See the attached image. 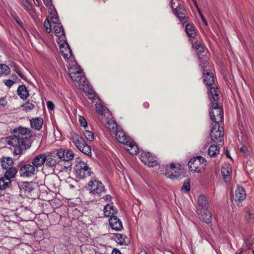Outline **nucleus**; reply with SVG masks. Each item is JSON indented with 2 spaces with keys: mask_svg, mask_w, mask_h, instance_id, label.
<instances>
[{
  "mask_svg": "<svg viewBox=\"0 0 254 254\" xmlns=\"http://www.w3.org/2000/svg\"><path fill=\"white\" fill-rule=\"evenodd\" d=\"M67 66L71 78L78 83V87L80 89L85 92L87 91L89 88L88 82L84 76L83 73L80 69L74 71V68L69 65Z\"/></svg>",
  "mask_w": 254,
  "mask_h": 254,
  "instance_id": "nucleus-1",
  "label": "nucleus"
},
{
  "mask_svg": "<svg viewBox=\"0 0 254 254\" xmlns=\"http://www.w3.org/2000/svg\"><path fill=\"white\" fill-rule=\"evenodd\" d=\"M203 81L206 86H208V94L212 97L214 101L219 99V91L216 85L214 84V80L212 73L208 71L203 73Z\"/></svg>",
  "mask_w": 254,
  "mask_h": 254,
  "instance_id": "nucleus-2",
  "label": "nucleus"
},
{
  "mask_svg": "<svg viewBox=\"0 0 254 254\" xmlns=\"http://www.w3.org/2000/svg\"><path fill=\"white\" fill-rule=\"evenodd\" d=\"M210 101V109L209 114L210 118L215 124H219L223 120V109L218 104V100L214 101L212 97L209 95Z\"/></svg>",
  "mask_w": 254,
  "mask_h": 254,
  "instance_id": "nucleus-3",
  "label": "nucleus"
},
{
  "mask_svg": "<svg viewBox=\"0 0 254 254\" xmlns=\"http://www.w3.org/2000/svg\"><path fill=\"white\" fill-rule=\"evenodd\" d=\"M71 139L73 143L79 150L88 156H91V148L83 138L78 134L73 132L71 133Z\"/></svg>",
  "mask_w": 254,
  "mask_h": 254,
  "instance_id": "nucleus-4",
  "label": "nucleus"
},
{
  "mask_svg": "<svg viewBox=\"0 0 254 254\" xmlns=\"http://www.w3.org/2000/svg\"><path fill=\"white\" fill-rule=\"evenodd\" d=\"M90 187V193L96 199H101V197L106 191L105 186L98 180L90 181L88 183Z\"/></svg>",
  "mask_w": 254,
  "mask_h": 254,
  "instance_id": "nucleus-5",
  "label": "nucleus"
},
{
  "mask_svg": "<svg viewBox=\"0 0 254 254\" xmlns=\"http://www.w3.org/2000/svg\"><path fill=\"white\" fill-rule=\"evenodd\" d=\"M188 166L191 172L201 173L205 169L206 161L201 156L194 157L189 161Z\"/></svg>",
  "mask_w": 254,
  "mask_h": 254,
  "instance_id": "nucleus-6",
  "label": "nucleus"
},
{
  "mask_svg": "<svg viewBox=\"0 0 254 254\" xmlns=\"http://www.w3.org/2000/svg\"><path fill=\"white\" fill-rule=\"evenodd\" d=\"M77 163L75 166V172L80 179H85L91 175V169L86 161L77 159Z\"/></svg>",
  "mask_w": 254,
  "mask_h": 254,
  "instance_id": "nucleus-7",
  "label": "nucleus"
},
{
  "mask_svg": "<svg viewBox=\"0 0 254 254\" xmlns=\"http://www.w3.org/2000/svg\"><path fill=\"white\" fill-rule=\"evenodd\" d=\"M182 173L180 167H176L174 163H171L170 166L166 168L165 175L167 178L175 180L179 178Z\"/></svg>",
  "mask_w": 254,
  "mask_h": 254,
  "instance_id": "nucleus-8",
  "label": "nucleus"
},
{
  "mask_svg": "<svg viewBox=\"0 0 254 254\" xmlns=\"http://www.w3.org/2000/svg\"><path fill=\"white\" fill-rule=\"evenodd\" d=\"M224 129L219 124H215L210 133L211 139L214 142H221L224 135Z\"/></svg>",
  "mask_w": 254,
  "mask_h": 254,
  "instance_id": "nucleus-9",
  "label": "nucleus"
},
{
  "mask_svg": "<svg viewBox=\"0 0 254 254\" xmlns=\"http://www.w3.org/2000/svg\"><path fill=\"white\" fill-rule=\"evenodd\" d=\"M38 172V170L31 163L23 165L19 170L20 176L23 177H32Z\"/></svg>",
  "mask_w": 254,
  "mask_h": 254,
  "instance_id": "nucleus-10",
  "label": "nucleus"
},
{
  "mask_svg": "<svg viewBox=\"0 0 254 254\" xmlns=\"http://www.w3.org/2000/svg\"><path fill=\"white\" fill-rule=\"evenodd\" d=\"M141 161L148 167H152L157 164V159L150 152H143L140 155Z\"/></svg>",
  "mask_w": 254,
  "mask_h": 254,
  "instance_id": "nucleus-11",
  "label": "nucleus"
},
{
  "mask_svg": "<svg viewBox=\"0 0 254 254\" xmlns=\"http://www.w3.org/2000/svg\"><path fill=\"white\" fill-rule=\"evenodd\" d=\"M59 45L60 52L63 58L66 60L71 58L72 52L68 43L65 41H60Z\"/></svg>",
  "mask_w": 254,
  "mask_h": 254,
  "instance_id": "nucleus-12",
  "label": "nucleus"
},
{
  "mask_svg": "<svg viewBox=\"0 0 254 254\" xmlns=\"http://www.w3.org/2000/svg\"><path fill=\"white\" fill-rule=\"evenodd\" d=\"M14 132L17 136H19V138H23L25 142L27 139L31 137L32 135L30 129L22 127L15 128L14 130Z\"/></svg>",
  "mask_w": 254,
  "mask_h": 254,
  "instance_id": "nucleus-13",
  "label": "nucleus"
},
{
  "mask_svg": "<svg viewBox=\"0 0 254 254\" xmlns=\"http://www.w3.org/2000/svg\"><path fill=\"white\" fill-rule=\"evenodd\" d=\"M7 144L12 146L13 147H19L26 145V142L24 141L23 138H19V136L16 134L10 136L6 138Z\"/></svg>",
  "mask_w": 254,
  "mask_h": 254,
  "instance_id": "nucleus-14",
  "label": "nucleus"
},
{
  "mask_svg": "<svg viewBox=\"0 0 254 254\" xmlns=\"http://www.w3.org/2000/svg\"><path fill=\"white\" fill-rule=\"evenodd\" d=\"M46 161V154L41 153L36 155L31 161V163L37 169L41 167Z\"/></svg>",
  "mask_w": 254,
  "mask_h": 254,
  "instance_id": "nucleus-15",
  "label": "nucleus"
},
{
  "mask_svg": "<svg viewBox=\"0 0 254 254\" xmlns=\"http://www.w3.org/2000/svg\"><path fill=\"white\" fill-rule=\"evenodd\" d=\"M197 213L200 218L206 223H209L211 221L212 215L208 208L197 209Z\"/></svg>",
  "mask_w": 254,
  "mask_h": 254,
  "instance_id": "nucleus-16",
  "label": "nucleus"
},
{
  "mask_svg": "<svg viewBox=\"0 0 254 254\" xmlns=\"http://www.w3.org/2000/svg\"><path fill=\"white\" fill-rule=\"evenodd\" d=\"M109 222L112 229L115 231H119L123 229L122 221L117 216L110 218Z\"/></svg>",
  "mask_w": 254,
  "mask_h": 254,
  "instance_id": "nucleus-17",
  "label": "nucleus"
},
{
  "mask_svg": "<svg viewBox=\"0 0 254 254\" xmlns=\"http://www.w3.org/2000/svg\"><path fill=\"white\" fill-rule=\"evenodd\" d=\"M59 163V160L56 156L52 154L46 155V165L49 167H55Z\"/></svg>",
  "mask_w": 254,
  "mask_h": 254,
  "instance_id": "nucleus-18",
  "label": "nucleus"
},
{
  "mask_svg": "<svg viewBox=\"0 0 254 254\" xmlns=\"http://www.w3.org/2000/svg\"><path fill=\"white\" fill-rule=\"evenodd\" d=\"M232 172V168L229 164H225L222 167L221 173L225 182L228 183L230 182Z\"/></svg>",
  "mask_w": 254,
  "mask_h": 254,
  "instance_id": "nucleus-19",
  "label": "nucleus"
},
{
  "mask_svg": "<svg viewBox=\"0 0 254 254\" xmlns=\"http://www.w3.org/2000/svg\"><path fill=\"white\" fill-rule=\"evenodd\" d=\"M118 213L117 209L112 204H107L104 208V213L106 217L114 216Z\"/></svg>",
  "mask_w": 254,
  "mask_h": 254,
  "instance_id": "nucleus-20",
  "label": "nucleus"
},
{
  "mask_svg": "<svg viewBox=\"0 0 254 254\" xmlns=\"http://www.w3.org/2000/svg\"><path fill=\"white\" fill-rule=\"evenodd\" d=\"M116 137L120 142L126 145H127L128 140L130 139L123 130H117L116 131Z\"/></svg>",
  "mask_w": 254,
  "mask_h": 254,
  "instance_id": "nucleus-21",
  "label": "nucleus"
},
{
  "mask_svg": "<svg viewBox=\"0 0 254 254\" xmlns=\"http://www.w3.org/2000/svg\"><path fill=\"white\" fill-rule=\"evenodd\" d=\"M246 191L244 188L238 187L235 190L234 198L235 201H242L246 198Z\"/></svg>",
  "mask_w": 254,
  "mask_h": 254,
  "instance_id": "nucleus-22",
  "label": "nucleus"
},
{
  "mask_svg": "<svg viewBox=\"0 0 254 254\" xmlns=\"http://www.w3.org/2000/svg\"><path fill=\"white\" fill-rule=\"evenodd\" d=\"M127 145V149L132 155H136L138 153L139 150L137 146L134 142L131 139L128 140Z\"/></svg>",
  "mask_w": 254,
  "mask_h": 254,
  "instance_id": "nucleus-23",
  "label": "nucleus"
},
{
  "mask_svg": "<svg viewBox=\"0 0 254 254\" xmlns=\"http://www.w3.org/2000/svg\"><path fill=\"white\" fill-rule=\"evenodd\" d=\"M43 124V120L41 118H36L30 120L31 127L37 130H39L41 128Z\"/></svg>",
  "mask_w": 254,
  "mask_h": 254,
  "instance_id": "nucleus-24",
  "label": "nucleus"
},
{
  "mask_svg": "<svg viewBox=\"0 0 254 254\" xmlns=\"http://www.w3.org/2000/svg\"><path fill=\"white\" fill-rule=\"evenodd\" d=\"M198 206L197 209H205L208 208V203L206 197L204 195H200L197 199Z\"/></svg>",
  "mask_w": 254,
  "mask_h": 254,
  "instance_id": "nucleus-25",
  "label": "nucleus"
},
{
  "mask_svg": "<svg viewBox=\"0 0 254 254\" xmlns=\"http://www.w3.org/2000/svg\"><path fill=\"white\" fill-rule=\"evenodd\" d=\"M17 172V170L15 168H10L9 169H7V170L4 173L3 176L6 178V179H7L11 182L12 179L15 177Z\"/></svg>",
  "mask_w": 254,
  "mask_h": 254,
  "instance_id": "nucleus-26",
  "label": "nucleus"
},
{
  "mask_svg": "<svg viewBox=\"0 0 254 254\" xmlns=\"http://www.w3.org/2000/svg\"><path fill=\"white\" fill-rule=\"evenodd\" d=\"M54 29L56 36L61 38L65 37L64 29L63 25L61 23H58L55 25L54 26Z\"/></svg>",
  "mask_w": 254,
  "mask_h": 254,
  "instance_id": "nucleus-27",
  "label": "nucleus"
},
{
  "mask_svg": "<svg viewBox=\"0 0 254 254\" xmlns=\"http://www.w3.org/2000/svg\"><path fill=\"white\" fill-rule=\"evenodd\" d=\"M17 92L18 96L22 99H26L29 96V93L25 85L19 86Z\"/></svg>",
  "mask_w": 254,
  "mask_h": 254,
  "instance_id": "nucleus-28",
  "label": "nucleus"
},
{
  "mask_svg": "<svg viewBox=\"0 0 254 254\" xmlns=\"http://www.w3.org/2000/svg\"><path fill=\"white\" fill-rule=\"evenodd\" d=\"M13 164V160L10 157L3 158L1 161V165L2 168L5 169L13 168L12 167Z\"/></svg>",
  "mask_w": 254,
  "mask_h": 254,
  "instance_id": "nucleus-29",
  "label": "nucleus"
},
{
  "mask_svg": "<svg viewBox=\"0 0 254 254\" xmlns=\"http://www.w3.org/2000/svg\"><path fill=\"white\" fill-rule=\"evenodd\" d=\"M35 185L32 182H23L20 185V188L23 189L26 192H31L34 189Z\"/></svg>",
  "mask_w": 254,
  "mask_h": 254,
  "instance_id": "nucleus-30",
  "label": "nucleus"
},
{
  "mask_svg": "<svg viewBox=\"0 0 254 254\" xmlns=\"http://www.w3.org/2000/svg\"><path fill=\"white\" fill-rule=\"evenodd\" d=\"M11 186V182L4 176L0 178V189L5 190Z\"/></svg>",
  "mask_w": 254,
  "mask_h": 254,
  "instance_id": "nucleus-31",
  "label": "nucleus"
},
{
  "mask_svg": "<svg viewBox=\"0 0 254 254\" xmlns=\"http://www.w3.org/2000/svg\"><path fill=\"white\" fill-rule=\"evenodd\" d=\"M219 152L220 147L215 145H211L208 150V153L211 157L216 156L219 153Z\"/></svg>",
  "mask_w": 254,
  "mask_h": 254,
  "instance_id": "nucleus-32",
  "label": "nucleus"
},
{
  "mask_svg": "<svg viewBox=\"0 0 254 254\" xmlns=\"http://www.w3.org/2000/svg\"><path fill=\"white\" fill-rule=\"evenodd\" d=\"M186 32L191 38H194L196 36V32L194 26L190 24H187L186 26Z\"/></svg>",
  "mask_w": 254,
  "mask_h": 254,
  "instance_id": "nucleus-33",
  "label": "nucleus"
},
{
  "mask_svg": "<svg viewBox=\"0 0 254 254\" xmlns=\"http://www.w3.org/2000/svg\"><path fill=\"white\" fill-rule=\"evenodd\" d=\"M21 107L23 111L28 112L34 109L35 105L32 101H28Z\"/></svg>",
  "mask_w": 254,
  "mask_h": 254,
  "instance_id": "nucleus-34",
  "label": "nucleus"
},
{
  "mask_svg": "<svg viewBox=\"0 0 254 254\" xmlns=\"http://www.w3.org/2000/svg\"><path fill=\"white\" fill-rule=\"evenodd\" d=\"M174 13L177 16L179 20L183 23H186L188 21V17L182 12L179 11L178 9H173Z\"/></svg>",
  "mask_w": 254,
  "mask_h": 254,
  "instance_id": "nucleus-35",
  "label": "nucleus"
},
{
  "mask_svg": "<svg viewBox=\"0 0 254 254\" xmlns=\"http://www.w3.org/2000/svg\"><path fill=\"white\" fill-rule=\"evenodd\" d=\"M96 109L97 112L102 116H104L108 111V109L101 103L96 104Z\"/></svg>",
  "mask_w": 254,
  "mask_h": 254,
  "instance_id": "nucleus-36",
  "label": "nucleus"
},
{
  "mask_svg": "<svg viewBox=\"0 0 254 254\" xmlns=\"http://www.w3.org/2000/svg\"><path fill=\"white\" fill-rule=\"evenodd\" d=\"M10 69L9 67L5 64H0V76L2 74L7 75L9 73Z\"/></svg>",
  "mask_w": 254,
  "mask_h": 254,
  "instance_id": "nucleus-37",
  "label": "nucleus"
},
{
  "mask_svg": "<svg viewBox=\"0 0 254 254\" xmlns=\"http://www.w3.org/2000/svg\"><path fill=\"white\" fill-rule=\"evenodd\" d=\"M193 46L194 47L195 50L198 51V53H201L202 52H203L204 49V46L203 44H201L200 42L198 41L195 42L193 44Z\"/></svg>",
  "mask_w": 254,
  "mask_h": 254,
  "instance_id": "nucleus-38",
  "label": "nucleus"
},
{
  "mask_svg": "<svg viewBox=\"0 0 254 254\" xmlns=\"http://www.w3.org/2000/svg\"><path fill=\"white\" fill-rule=\"evenodd\" d=\"M85 137L89 141H92L94 139V135L93 132L88 130H84L83 132Z\"/></svg>",
  "mask_w": 254,
  "mask_h": 254,
  "instance_id": "nucleus-39",
  "label": "nucleus"
},
{
  "mask_svg": "<svg viewBox=\"0 0 254 254\" xmlns=\"http://www.w3.org/2000/svg\"><path fill=\"white\" fill-rule=\"evenodd\" d=\"M108 127L109 130L113 132H116L117 130V125L116 123L112 120L109 121L107 123Z\"/></svg>",
  "mask_w": 254,
  "mask_h": 254,
  "instance_id": "nucleus-40",
  "label": "nucleus"
},
{
  "mask_svg": "<svg viewBox=\"0 0 254 254\" xmlns=\"http://www.w3.org/2000/svg\"><path fill=\"white\" fill-rule=\"evenodd\" d=\"M199 65L202 68H204L206 67L208 63L207 57L206 56L199 57Z\"/></svg>",
  "mask_w": 254,
  "mask_h": 254,
  "instance_id": "nucleus-41",
  "label": "nucleus"
},
{
  "mask_svg": "<svg viewBox=\"0 0 254 254\" xmlns=\"http://www.w3.org/2000/svg\"><path fill=\"white\" fill-rule=\"evenodd\" d=\"M65 161H68L70 160H71L74 158V153L72 150H65Z\"/></svg>",
  "mask_w": 254,
  "mask_h": 254,
  "instance_id": "nucleus-42",
  "label": "nucleus"
},
{
  "mask_svg": "<svg viewBox=\"0 0 254 254\" xmlns=\"http://www.w3.org/2000/svg\"><path fill=\"white\" fill-rule=\"evenodd\" d=\"M22 5L24 6L25 9L27 11H30L32 9L31 4L27 0H21Z\"/></svg>",
  "mask_w": 254,
  "mask_h": 254,
  "instance_id": "nucleus-43",
  "label": "nucleus"
},
{
  "mask_svg": "<svg viewBox=\"0 0 254 254\" xmlns=\"http://www.w3.org/2000/svg\"><path fill=\"white\" fill-rule=\"evenodd\" d=\"M14 147L15 148L13 151V154L16 155H17L21 154L22 153L23 150H25L26 149V145Z\"/></svg>",
  "mask_w": 254,
  "mask_h": 254,
  "instance_id": "nucleus-44",
  "label": "nucleus"
},
{
  "mask_svg": "<svg viewBox=\"0 0 254 254\" xmlns=\"http://www.w3.org/2000/svg\"><path fill=\"white\" fill-rule=\"evenodd\" d=\"M65 150L59 149L57 150L56 156L57 157H58L59 159H62L64 161V159L65 158Z\"/></svg>",
  "mask_w": 254,
  "mask_h": 254,
  "instance_id": "nucleus-45",
  "label": "nucleus"
},
{
  "mask_svg": "<svg viewBox=\"0 0 254 254\" xmlns=\"http://www.w3.org/2000/svg\"><path fill=\"white\" fill-rule=\"evenodd\" d=\"M190 180L188 179L186 182H185L183 186L182 187V190L184 191H189L190 190Z\"/></svg>",
  "mask_w": 254,
  "mask_h": 254,
  "instance_id": "nucleus-46",
  "label": "nucleus"
},
{
  "mask_svg": "<svg viewBox=\"0 0 254 254\" xmlns=\"http://www.w3.org/2000/svg\"><path fill=\"white\" fill-rule=\"evenodd\" d=\"M115 238L116 240L118 241V243L121 245H124V244H126V242L125 240L124 236L120 234H117L115 236Z\"/></svg>",
  "mask_w": 254,
  "mask_h": 254,
  "instance_id": "nucleus-47",
  "label": "nucleus"
},
{
  "mask_svg": "<svg viewBox=\"0 0 254 254\" xmlns=\"http://www.w3.org/2000/svg\"><path fill=\"white\" fill-rule=\"evenodd\" d=\"M44 27H45L46 31L48 33H50L51 32V24L50 23L49 19L48 18H47L44 22Z\"/></svg>",
  "mask_w": 254,
  "mask_h": 254,
  "instance_id": "nucleus-48",
  "label": "nucleus"
},
{
  "mask_svg": "<svg viewBox=\"0 0 254 254\" xmlns=\"http://www.w3.org/2000/svg\"><path fill=\"white\" fill-rule=\"evenodd\" d=\"M78 121L82 127L84 128L87 127V123L83 117L79 116L78 118Z\"/></svg>",
  "mask_w": 254,
  "mask_h": 254,
  "instance_id": "nucleus-49",
  "label": "nucleus"
},
{
  "mask_svg": "<svg viewBox=\"0 0 254 254\" xmlns=\"http://www.w3.org/2000/svg\"><path fill=\"white\" fill-rule=\"evenodd\" d=\"M3 82L8 88L11 87L14 83V82L11 79L5 80L3 81Z\"/></svg>",
  "mask_w": 254,
  "mask_h": 254,
  "instance_id": "nucleus-50",
  "label": "nucleus"
},
{
  "mask_svg": "<svg viewBox=\"0 0 254 254\" xmlns=\"http://www.w3.org/2000/svg\"><path fill=\"white\" fill-rule=\"evenodd\" d=\"M51 19L52 22L54 24L58 23L59 20V17L56 14H54V15L51 17Z\"/></svg>",
  "mask_w": 254,
  "mask_h": 254,
  "instance_id": "nucleus-51",
  "label": "nucleus"
},
{
  "mask_svg": "<svg viewBox=\"0 0 254 254\" xmlns=\"http://www.w3.org/2000/svg\"><path fill=\"white\" fill-rule=\"evenodd\" d=\"M112 197L110 194H107L105 196H102L101 199H104L106 201H111L112 200Z\"/></svg>",
  "mask_w": 254,
  "mask_h": 254,
  "instance_id": "nucleus-52",
  "label": "nucleus"
},
{
  "mask_svg": "<svg viewBox=\"0 0 254 254\" xmlns=\"http://www.w3.org/2000/svg\"><path fill=\"white\" fill-rule=\"evenodd\" d=\"M47 107L51 110L54 109V104L52 101H48L47 103Z\"/></svg>",
  "mask_w": 254,
  "mask_h": 254,
  "instance_id": "nucleus-53",
  "label": "nucleus"
},
{
  "mask_svg": "<svg viewBox=\"0 0 254 254\" xmlns=\"http://www.w3.org/2000/svg\"><path fill=\"white\" fill-rule=\"evenodd\" d=\"M7 102L4 98H0V105L4 107L6 105Z\"/></svg>",
  "mask_w": 254,
  "mask_h": 254,
  "instance_id": "nucleus-54",
  "label": "nucleus"
},
{
  "mask_svg": "<svg viewBox=\"0 0 254 254\" xmlns=\"http://www.w3.org/2000/svg\"><path fill=\"white\" fill-rule=\"evenodd\" d=\"M241 151L244 154H246L248 152V149L246 146H243L240 148Z\"/></svg>",
  "mask_w": 254,
  "mask_h": 254,
  "instance_id": "nucleus-55",
  "label": "nucleus"
},
{
  "mask_svg": "<svg viewBox=\"0 0 254 254\" xmlns=\"http://www.w3.org/2000/svg\"><path fill=\"white\" fill-rule=\"evenodd\" d=\"M200 13V17H201V18L203 21V22L204 23V24L206 25V26H207L208 24H207V22L206 21V20L205 19V18H204V16L202 15V14H201L200 13V11L199 10L198 11Z\"/></svg>",
  "mask_w": 254,
  "mask_h": 254,
  "instance_id": "nucleus-56",
  "label": "nucleus"
},
{
  "mask_svg": "<svg viewBox=\"0 0 254 254\" xmlns=\"http://www.w3.org/2000/svg\"><path fill=\"white\" fill-rule=\"evenodd\" d=\"M44 3L47 6H50L52 5V0H43Z\"/></svg>",
  "mask_w": 254,
  "mask_h": 254,
  "instance_id": "nucleus-57",
  "label": "nucleus"
},
{
  "mask_svg": "<svg viewBox=\"0 0 254 254\" xmlns=\"http://www.w3.org/2000/svg\"><path fill=\"white\" fill-rule=\"evenodd\" d=\"M111 254H122L119 250L117 249H114Z\"/></svg>",
  "mask_w": 254,
  "mask_h": 254,
  "instance_id": "nucleus-58",
  "label": "nucleus"
},
{
  "mask_svg": "<svg viewBox=\"0 0 254 254\" xmlns=\"http://www.w3.org/2000/svg\"><path fill=\"white\" fill-rule=\"evenodd\" d=\"M16 20V22L17 23V24L22 28H23V23L22 22L19 20V19H15Z\"/></svg>",
  "mask_w": 254,
  "mask_h": 254,
  "instance_id": "nucleus-59",
  "label": "nucleus"
},
{
  "mask_svg": "<svg viewBox=\"0 0 254 254\" xmlns=\"http://www.w3.org/2000/svg\"><path fill=\"white\" fill-rule=\"evenodd\" d=\"M18 75L22 79H24V76L19 71H16Z\"/></svg>",
  "mask_w": 254,
  "mask_h": 254,
  "instance_id": "nucleus-60",
  "label": "nucleus"
},
{
  "mask_svg": "<svg viewBox=\"0 0 254 254\" xmlns=\"http://www.w3.org/2000/svg\"><path fill=\"white\" fill-rule=\"evenodd\" d=\"M192 0L193 2V3H194V5H195V7H196V8H197V9H198V5H197V2H196V0Z\"/></svg>",
  "mask_w": 254,
  "mask_h": 254,
  "instance_id": "nucleus-61",
  "label": "nucleus"
},
{
  "mask_svg": "<svg viewBox=\"0 0 254 254\" xmlns=\"http://www.w3.org/2000/svg\"><path fill=\"white\" fill-rule=\"evenodd\" d=\"M226 154L228 158H231V157H230V154H229V153L228 152V151H227Z\"/></svg>",
  "mask_w": 254,
  "mask_h": 254,
  "instance_id": "nucleus-62",
  "label": "nucleus"
},
{
  "mask_svg": "<svg viewBox=\"0 0 254 254\" xmlns=\"http://www.w3.org/2000/svg\"><path fill=\"white\" fill-rule=\"evenodd\" d=\"M252 251H253V254H254V246L253 247H252Z\"/></svg>",
  "mask_w": 254,
  "mask_h": 254,
  "instance_id": "nucleus-63",
  "label": "nucleus"
},
{
  "mask_svg": "<svg viewBox=\"0 0 254 254\" xmlns=\"http://www.w3.org/2000/svg\"><path fill=\"white\" fill-rule=\"evenodd\" d=\"M145 106H147V105L148 106V103H146V104H145Z\"/></svg>",
  "mask_w": 254,
  "mask_h": 254,
  "instance_id": "nucleus-64",
  "label": "nucleus"
}]
</instances>
